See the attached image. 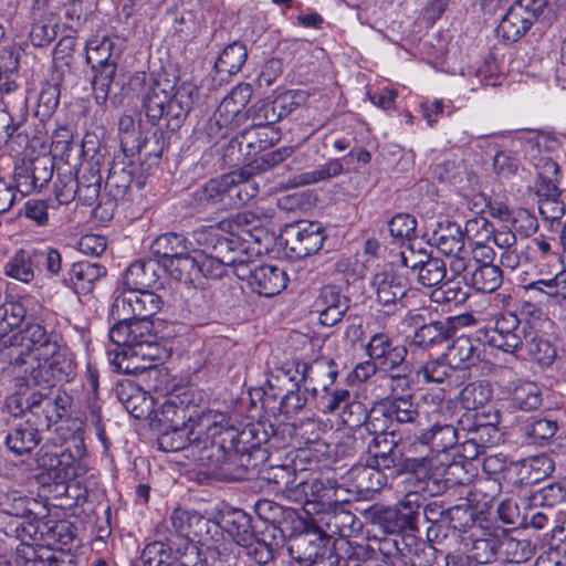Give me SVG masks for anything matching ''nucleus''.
<instances>
[{
  "label": "nucleus",
  "instance_id": "nucleus-1",
  "mask_svg": "<svg viewBox=\"0 0 566 566\" xmlns=\"http://www.w3.org/2000/svg\"><path fill=\"white\" fill-rule=\"evenodd\" d=\"M7 344L4 355L9 364L23 366L30 357L38 361L30 371L34 386L50 389L57 384L70 382L76 374L75 356L62 336L40 323H27L12 334Z\"/></svg>",
  "mask_w": 566,
  "mask_h": 566
},
{
  "label": "nucleus",
  "instance_id": "nucleus-2",
  "mask_svg": "<svg viewBox=\"0 0 566 566\" xmlns=\"http://www.w3.org/2000/svg\"><path fill=\"white\" fill-rule=\"evenodd\" d=\"M72 401V397L61 389L50 388L43 392L27 387L9 395L4 405L11 416L31 418L34 426L49 430L67 415Z\"/></svg>",
  "mask_w": 566,
  "mask_h": 566
},
{
  "label": "nucleus",
  "instance_id": "nucleus-3",
  "mask_svg": "<svg viewBox=\"0 0 566 566\" xmlns=\"http://www.w3.org/2000/svg\"><path fill=\"white\" fill-rule=\"evenodd\" d=\"M427 473L428 471L413 478L417 480L415 490L406 493L400 501V506L405 511H408L413 531L419 530L421 522L428 523L430 524L427 527L428 539L443 544L446 542L447 509H444L441 501H427L420 492L434 495L444 488V483L428 476Z\"/></svg>",
  "mask_w": 566,
  "mask_h": 566
},
{
  "label": "nucleus",
  "instance_id": "nucleus-4",
  "mask_svg": "<svg viewBox=\"0 0 566 566\" xmlns=\"http://www.w3.org/2000/svg\"><path fill=\"white\" fill-rule=\"evenodd\" d=\"M365 451L368 454L367 463L380 469H395L398 473L409 475L408 481L431 468V461L427 457L402 458L398 450L395 434L367 436L365 438Z\"/></svg>",
  "mask_w": 566,
  "mask_h": 566
},
{
  "label": "nucleus",
  "instance_id": "nucleus-5",
  "mask_svg": "<svg viewBox=\"0 0 566 566\" xmlns=\"http://www.w3.org/2000/svg\"><path fill=\"white\" fill-rule=\"evenodd\" d=\"M274 433V426L269 422H250L242 429L213 422L206 429V441L214 440L222 448L237 449V452L252 451L265 458L266 451L261 446L268 443Z\"/></svg>",
  "mask_w": 566,
  "mask_h": 566
},
{
  "label": "nucleus",
  "instance_id": "nucleus-6",
  "mask_svg": "<svg viewBox=\"0 0 566 566\" xmlns=\"http://www.w3.org/2000/svg\"><path fill=\"white\" fill-rule=\"evenodd\" d=\"M109 340L117 347L113 352L140 354L142 359L153 360L158 353L156 335L153 333L151 321H137L124 317L114 324L108 332Z\"/></svg>",
  "mask_w": 566,
  "mask_h": 566
},
{
  "label": "nucleus",
  "instance_id": "nucleus-7",
  "mask_svg": "<svg viewBox=\"0 0 566 566\" xmlns=\"http://www.w3.org/2000/svg\"><path fill=\"white\" fill-rule=\"evenodd\" d=\"M129 90L136 93L142 92V111L148 123L159 124L165 115V109L172 97L176 83L167 75H147L145 72L135 73L128 81Z\"/></svg>",
  "mask_w": 566,
  "mask_h": 566
},
{
  "label": "nucleus",
  "instance_id": "nucleus-8",
  "mask_svg": "<svg viewBox=\"0 0 566 566\" xmlns=\"http://www.w3.org/2000/svg\"><path fill=\"white\" fill-rule=\"evenodd\" d=\"M286 549L291 558L306 566H338L336 546L331 536L305 531L290 537Z\"/></svg>",
  "mask_w": 566,
  "mask_h": 566
},
{
  "label": "nucleus",
  "instance_id": "nucleus-9",
  "mask_svg": "<svg viewBox=\"0 0 566 566\" xmlns=\"http://www.w3.org/2000/svg\"><path fill=\"white\" fill-rule=\"evenodd\" d=\"M557 0H515L497 25V35L507 42L522 38L541 18L552 12Z\"/></svg>",
  "mask_w": 566,
  "mask_h": 566
},
{
  "label": "nucleus",
  "instance_id": "nucleus-10",
  "mask_svg": "<svg viewBox=\"0 0 566 566\" xmlns=\"http://www.w3.org/2000/svg\"><path fill=\"white\" fill-rule=\"evenodd\" d=\"M428 241L451 258L449 265L453 274L461 275L468 270L469 252L464 250V234L460 224L447 219L437 222Z\"/></svg>",
  "mask_w": 566,
  "mask_h": 566
},
{
  "label": "nucleus",
  "instance_id": "nucleus-11",
  "mask_svg": "<svg viewBox=\"0 0 566 566\" xmlns=\"http://www.w3.org/2000/svg\"><path fill=\"white\" fill-rule=\"evenodd\" d=\"M326 239L319 222L301 220L287 224L282 233L284 247L291 258L304 259L316 254Z\"/></svg>",
  "mask_w": 566,
  "mask_h": 566
},
{
  "label": "nucleus",
  "instance_id": "nucleus-12",
  "mask_svg": "<svg viewBox=\"0 0 566 566\" xmlns=\"http://www.w3.org/2000/svg\"><path fill=\"white\" fill-rule=\"evenodd\" d=\"M366 355L379 366L380 373L407 369L408 349L389 333L373 334L365 345Z\"/></svg>",
  "mask_w": 566,
  "mask_h": 566
},
{
  "label": "nucleus",
  "instance_id": "nucleus-13",
  "mask_svg": "<svg viewBox=\"0 0 566 566\" xmlns=\"http://www.w3.org/2000/svg\"><path fill=\"white\" fill-rule=\"evenodd\" d=\"M248 261L234 270V275L240 280H245L251 290L260 296L272 297L277 295L286 287V273L276 265L261 264L252 266Z\"/></svg>",
  "mask_w": 566,
  "mask_h": 566
},
{
  "label": "nucleus",
  "instance_id": "nucleus-14",
  "mask_svg": "<svg viewBox=\"0 0 566 566\" xmlns=\"http://www.w3.org/2000/svg\"><path fill=\"white\" fill-rule=\"evenodd\" d=\"M370 285L379 305L384 307L405 306L403 298L410 289L406 273L394 268H386L373 275Z\"/></svg>",
  "mask_w": 566,
  "mask_h": 566
},
{
  "label": "nucleus",
  "instance_id": "nucleus-15",
  "mask_svg": "<svg viewBox=\"0 0 566 566\" xmlns=\"http://www.w3.org/2000/svg\"><path fill=\"white\" fill-rule=\"evenodd\" d=\"M208 426L203 424L200 420L196 424L166 427V429L158 436V449L164 452H177L186 448H191L198 452V460L202 454L200 446L208 447L210 441H206V430Z\"/></svg>",
  "mask_w": 566,
  "mask_h": 566
},
{
  "label": "nucleus",
  "instance_id": "nucleus-16",
  "mask_svg": "<svg viewBox=\"0 0 566 566\" xmlns=\"http://www.w3.org/2000/svg\"><path fill=\"white\" fill-rule=\"evenodd\" d=\"M164 302L150 290L123 291L114 301L113 312L118 316L132 315L137 321H150Z\"/></svg>",
  "mask_w": 566,
  "mask_h": 566
},
{
  "label": "nucleus",
  "instance_id": "nucleus-17",
  "mask_svg": "<svg viewBox=\"0 0 566 566\" xmlns=\"http://www.w3.org/2000/svg\"><path fill=\"white\" fill-rule=\"evenodd\" d=\"M520 318L513 312L500 313L494 319V327L485 333V343L507 354H517L523 345V328Z\"/></svg>",
  "mask_w": 566,
  "mask_h": 566
},
{
  "label": "nucleus",
  "instance_id": "nucleus-18",
  "mask_svg": "<svg viewBox=\"0 0 566 566\" xmlns=\"http://www.w3.org/2000/svg\"><path fill=\"white\" fill-rule=\"evenodd\" d=\"M314 311L319 315V323L324 326H334L339 323L350 307V298L342 293L337 285L323 286L313 304Z\"/></svg>",
  "mask_w": 566,
  "mask_h": 566
},
{
  "label": "nucleus",
  "instance_id": "nucleus-19",
  "mask_svg": "<svg viewBox=\"0 0 566 566\" xmlns=\"http://www.w3.org/2000/svg\"><path fill=\"white\" fill-rule=\"evenodd\" d=\"M348 505L346 502L336 501L321 512L318 523L325 527L326 533L346 538L352 537L361 528V521L349 510Z\"/></svg>",
  "mask_w": 566,
  "mask_h": 566
},
{
  "label": "nucleus",
  "instance_id": "nucleus-20",
  "mask_svg": "<svg viewBox=\"0 0 566 566\" xmlns=\"http://www.w3.org/2000/svg\"><path fill=\"white\" fill-rule=\"evenodd\" d=\"M294 93L287 91L279 95L275 99H260L248 108V118L252 120L254 126H272L283 117L287 116L295 106Z\"/></svg>",
  "mask_w": 566,
  "mask_h": 566
},
{
  "label": "nucleus",
  "instance_id": "nucleus-21",
  "mask_svg": "<svg viewBox=\"0 0 566 566\" xmlns=\"http://www.w3.org/2000/svg\"><path fill=\"white\" fill-rule=\"evenodd\" d=\"M295 371L301 376L298 381L306 384L305 391L312 396L329 389L337 377L336 365L331 359H318L312 364L298 361L295 364Z\"/></svg>",
  "mask_w": 566,
  "mask_h": 566
},
{
  "label": "nucleus",
  "instance_id": "nucleus-22",
  "mask_svg": "<svg viewBox=\"0 0 566 566\" xmlns=\"http://www.w3.org/2000/svg\"><path fill=\"white\" fill-rule=\"evenodd\" d=\"M252 94V86L248 83L233 87L216 111L217 122L223 126L243 123L248 118L245 106L250 102Z\"/></svg>",
  "mask_w": 566,
  "mask_h": 566
},
{
  "label": "nucleus",
  "instance_id": "nucleus-23",
  "mask_svg": "<svg viewBox=\"0 0 566 566\" xmlns=\"http://www.w3.org/2000/svg\"><path fill=\"white\" fill-rule=\"evenodd\" d=\"M200 448H202L200 461L203 464L226 480L241 481V479H237V471L239 470L242 452H237V449L222 448L214 440H210L208 447L201 444Z\"/></svg>",
  "mask_w": 566,
  "mask_h": 566
},
{
  "label": "nucleus",
  "instance_id": "nucleus-24",
  "mask_svg": "<svg viewBox=\"0 0 566 566\" xmlns=\"http://www.w3.org/2000/svg\"><path fill=\"white\" fill-rule=\"evenodd\" d=\"M467 319V316H451L423 324L416 329L412 343L421 348L440 345L454 337L458 326L464 324Z\"/></svg>",
  "mask_w": 566,
  "mask_h": 566
},
{
  "label": "nucleus",
  "instance_id": "nucleus-25",
  "mask_svg": "<svg viewBox=\"0 0 566 566\" xmlns=\"http://www.w3.org/2000/svg\"><path fill=\"white\" fill-rule=\"evenodd\" d=\"M461 542L478 565L489 564L499 556V533L488 527L472 530L461 536Z\"/></svg>",
  "mask_w": 566,
  "mask_h": 566
},
{
  "label": "nucleus",
  "instance_id": "nucleus-26",
  "mask_svg": "<svg viewBox=\"0 0 566 566\" xmlns=\"http://www.w3.org/2000/svg\"><path fill=\"white\" fill-rule=\"evenodd\" d=\"M502 391L513 410L533 411L543 402L542 388L534 381L514 379L507 381Z\"/></svg>",
  "mask_w": 566,
  "mask_h": 566
},
{
  "label": "nucleus",
  "instance_id": "nucleus-27",
  "mask_svg": "<svg viewBox=\"0 0 566 566\" xmlns=\"http://www.w3.org/2000/svg\"><path fill=\"white\" fill-rule=\"evenodd\" d=\"M198 408L189 394L171 395L161 406L158 421L166 427L196 424Z\"/></svg>",
  "mask_w": 566,
  "mask_h": 566
},
{
  "label": "nucleus",
  "instance_id": "nucleus-28",
  "mask_svg": "<svg viewBox=\"0 0 566 566\" xmlns=\"http://www.w3.org/2000/svg\"><path fill=\"white\" fill-rule=\"evenodd\" d=\"M197 90L192 84L184 83L175 91L164 115L166 128L174 133L180 129L195 103Z\"/></svg>",
  "mask_w": 566,
  "mask_h": 566
},
{
  "label": "nucleus",
  "instance_id": "nucleus-29",
  "mask_svg": "<svg viewBox=\"0 0 566 566\" xmlns=\"http://www.w3.org/2000/svg\"><path fill=\"white\" fill-rule=\"evenodd\" d=\"M462 275L465 285L480 293L495 292L503 282V271L499 265L490 262L471 264L470 258L468 270Z\"/></svg>",
  "mask_w": 566,
  "mask_h": 566
},
{
  "label": "nucleus",
  "instance_id": "nucleus-30",
  "mask_svg": "<svg viewBox=\"0 0 566 566\" xmlns=\"http://www.w3.org/2000/svg\"><path fill=\"white\" fill-rule=\"evenodd\" d=\"M249 240L247 238L229 230L228 233L222 232L212 254L223 261V263H228L234 275V270L249 261Z\"/></svg>",
  "mask_w": 566,
  "mask_h": 566
},
{
  "label": "nucleus",
  "instance_id": "nucleus-31",
  "mask_svg": "<svg viewBox=\"0 0 566 566\" xmlns=\"http://www.w3.org/2000/svg\"><path fill=\"white\" fill-rule=\"evenodd\" d=\"M77 199L83 206L92 207L101 193L102 175L98 160L86 161L76 175Z\"/></svg>",
  "mask_w": 566,
  "mask_h": 566
},
{
  "label": "nucleus",
  "instance_id": "nucleus-32",
  "mask_svg": "<svg viewBox=\"0 0 566 566\" xmlns=\"http://www.w3.org/2000/svg\"><path fill=\"white\" fill-rule=\"evenodd\" d=\"M386 400L394 426L408 424L412 427L413 432L423 426L427 415L422 413L418 403L413 402L411 394L391 397Z\"/></svg>",
  "mask_w": 566,
  "mask_h": 566
},
{
  "label": "nucleus",
  "instance_id": "nucleus-33",
  "mask_svg": "<svg viewBox=\"0 0 566 566\" xmlns=\"http://www.w3.org/2000/svg\"><path fill=\"white\" fill-rule=\"evenodd\" d=\"M522 332L524 335L523 345L518 348L516 355H526L543 368L551 367L557 358V349L554 344L543 336L526 332L525 328Z\"/></svg>",
  "mask_w": 566,
  "mask_h": 566
},
{
  "label": "nucleus",
  "instance_id": "nucleus-34",
  "mask_svg": "<svg viewBox=\"0 0 566 566\" xmlns=\"http://www.w3.org/2000/svg\"><path fill=\"white\" fill-rule=\"evenodd\" d=\"M415 438L437 453L446 452L459 442L458 431L454 427L441 426L439 422H431L428 428L421 427L415 431Z\"/></svg>",
  "mask_w": 566,
  "mask_h": 566
},
{
  "label": "nucleus",
  "instance_id": "nucleus-35",
  "mask_svg": "<svg viewBox=\"0 0 566 566\" xmlns=\"http://www.w3.org/2000/svg\"><path fill=\"white\" fill-rule=\"evenodd\" d=\"M159 264L153 260H137L132 263L123 275L124 291H143L153 287L159 276Z\"/></svg>",
  "mask_w": 566,
  "mask_h": 566
},
{
  "label": "nucleus",
  "instance_id": "nucleus-36",
  "mask_svg": "<svg viewBox=\"0 0 566 566\" xmlns=\"http://www.w3.org/2000/svg\"><path fill=\"white\" fill-rule=\"evenodd\" d=\"M476 510L469 505H455L447 509L446 520V541L449 537L461 539L462 535L472 533V530L480 528L478 523Z\"/></svg>",
  "mask_w": 566,
  "mask_h": 566
},
{
  "label": "nucleus",
  "instance_id": "nucleus-37",
  "mask_svg": "<svg viewBox=\"0 0 566 566\" xmlns=\"http://www.w3.org/2000/svg\"><path fill=\"white\" fill-rule=\"evenodd\" d=\"M32 423L31 418H27L23 423L12 428L6 437V446L15 455L31 453L41 442L40 431Z\"/></svg>",
  "mask_w": 566,
  "mask_h": 566
},
{
  "label": "nucleus",
  "instance_id": "nucleus-38",
  "mask_svg": "<svg viewBox=\"0 0 566 566\" xmlns=\"http://www.w3.org/2000/svg\"><path fill=\"white\" fill-rule=\"evenodd\" d=\"M107 273L106 266L98 262L78 261L69 270V281L78 294H87L93 291L97 281Z\"/></svg>",
  "mask_w": 566,
  "mask_h": 566
},
{
  "label": "nucleus",
  "instance_id": "nucleus-39",
  "mask_svg": "<svg viewBox=\"0 0 566 566\" xmlns=\"http://www.w3.org/2000/svg\"><path fill=\"white\" fill-rule=\"evenodd\" d=\"M536 167L537 177L532 189L537 196V199H553L560 197L562 191L558 188V182L562 175L557 163L551 158H542L541 164Z\"/></svg>",
  "mask_w": 566,
  "mask_h": 566
},
{
  "label": "nucleus",
  "instance_id": "nucleus-40",
  "mask_svg": "<svg viewBox=\"0 0 566 566\" xmlns=\"http://www.w3.org/2000/svg\"><path fill=\"white\" fill-rule=\"evenodd\" d=\"M227 209L238 208L258 196L259 187L244 171L228 174Z\"/></svg>",
  "mask_w": 566,
  "mask_h": 566
},
{
  "label": "nucleus",
  "instance_id": "nucleus-41",
  "mask_svg": "<svg viewBox=\"0 0 566 566\" xmlns=\"http://www.w3.org/2000/svg\"><path fill=\"white\" fill-rule=\"evenodd\" d=\"M382 470L371 463L355 465L349 470L348 476L358 494L368 495L386 486L387 476L382 473Z\"/></svg>",
  "mask_w": 566,
  "mask_h": 566
},
{
  "label": "nucleus",
  "instance_id": "nucleus-42",
  "mask_svg": "<svg viewBox=\"0 0 566 566\" xmlns=\"http://www.w3.org/2000/svg\"><path fill=\"white\" fill-rule=\"evenodd\" d=\"M93 72L92 88L96 103L103 105L111 99L113 104H116L118 97L115 88L118 87L120 91L124 88V83L116 80V65L108 64L105 69Z\"/></svg>",
  "mask_w": 566,
  "mask_h": 566
},
{
  "label": "nucleus",
  "instance_id": "nucleus-43",
  "mask_svg": "<svg viewBox=\"0 0 566 566\" xmlns=\"http://www.w3.org/2000/svg\"><path fill=\"white\" fill-rule=\"evenodd\" d=\"M228 174L212 178L196 189L192 193L193 201L202 208L216 207L227 209Z\"/></svg>",
  "mask_w": 566,
  "mask_h": 566
},
{
  "label": "nucleus",
  "instance_id": "nucleus-44",
  "mask_svg": "<svg viewBox=\"0 0 566 566\" xmlns=\"http://www.w3.org/2000/svg\"><path fill=\"white\" fill-rule=\"evenodd\" d=\"M376 549L367 541H342L336 547L338 566H364V564L375 558Z\"/></svg>",
  "mask_w": 566,
  "mask_h": 566
},
{
  "label": "nucleus",
  "instance_id": "nucleus-45",
  "mask_svg": "<svg viewBox=\"0 0 566 566\" xmlns=\"http://www.w3.org/2000/svg\"><path fill=\"white\" fill-rule=\"evenodd\" d=\"M188 240L179 233L168 232L158 235L151 243L150 250L158 258V264L164 265L170 260L184 255L189 249Z\"/></svg>",
  "mask_w": 566,
  "mask_h": 566
},
{
  "label": "nucleus",
  "instance_id": "nucleus-46",
  "mask_svg": "<svg viewBox=\"0 0 566 566\" xmlns=\"http://www.w3.org/2000/svg\"><path fill=\"white\" fill-rule=\"evenodd\" d=\"M247 57L248 50L242 42L234 41L228 44L214 63L216 72L221 75L220 80L224 81L226 77L237 74L244 65Z\"/></svg>",
  "mask_w": 566,
  "mask_h": 566
},
{
  "label": "nucleus",
  "instance_id": "nucleus-47",
  "mask_svg": "<svg viewBox=\"0 0 566 566\" xmlns=\"http://www.w3.org/2000/svg\"><path fill=\"white\" fill-rule=\"evenodd\" d=\"M501 493V483L494 478L478 480L469 493L468 501L479 513L489 512Z\"/></svg>",
  "mask_w": 566,
  "mask_h": 566
},
{
  "label": "nucleus",
  "instance_id": "nucleus-48",
  "mask_svg": "<svg viewBox=\"0 0 566 566\" xmlns=\"http://www.w3.org/2000/svg\"><path fill=\"white\" fill-rule=\"evenodd\" d=\"M454 337L455 339L448 347L446 358L454 369L469 368L479 360L474 340L464 334Z\"/></svg>",
  "mask_w": 566,
  "mask_h": 566
},
{
  "label": "nucleus",
  "instance_id": "nucleus-49",
  "mask_svg": "<svg viewBox=\"0 0 566 566\" xmlns=\"http://www.w3.org/2000/svg\"><path fill=\"white\" fill-rule=\"evenodd\" d=\"M27 311L19 302H6L0 304V356L7 359L4 350L8 348L7 340L13 328L19 327L25 317Z\"/></svg>",
  "mask_w": 566,
  "mask_h": 566
},
{
  "label": "nucleus",
  "instance_id": "nucleus-50",
  "mask_svg": "<svg viewBox=\"0 0 566 566\" xmlns=\"http://www.w3.org/2000/svg\"><path fill=\"white\" fill-rule=\"evenodd\" d=\"M54 172V158L48 155L39 156L31 163L30 170L20 176L19 185L27 190L42 189L52 179Z\"/></svg>",
  "mask_w": 566,
  "mask_h": 566
},
{
  "label": "nucleus",
  "instance_id": "nucleus-51",
  "mask_svg": "<svg viewBox=\"0 0 566 566\" xmlns=\"http://www.w3.org/2000/svg\"><path fill=\"white\" fill-rule=\"evenodd\" d=\"M303 492L307 499V505H313V510H315L318 515H321L323 510L332 506V503L337 501L335 499L336 488L329 480L326 482L318 479L307 481L303 483Z\"/></svg>",
  "mask_w": 566,
  "mask_h": 566
},
{
  "label": "nucleus",
  "instance_id": "nucleus-52",
  "mask_svg": "<svg viewBox=\"0 0 566 566\" xmlns=\"http://www.w3.org/2000/svg\"><path fill=\"white\" fill-rule=\"evenodd\" d=\"M222 528L240 546L251 543L255 536L251 516L241 510H235L222 518Z\"/></svg>",
  "mask_w": 566,
  "mask_h": 566
},
{
  "label": "nucleus",
  "instance_id": "nucleus-53",
  "mask_svg": "<svg viewBox=\"0 0 566 566\" xmlns=\"http://www.w3.org/2000/svg\"><path fill=\"white\" fill-rule=\"evenodd\" d=\"M534 555V547L527 539H517L501 531L499 533V556L509 563H524Z\"/></svg>",
  "mask_w": 566,
  "mask_h": 566
},
{
  "label": "nucleus",
  "instance_id": "nucleus-54",
  "mask_svg": "<svg viewBox=\"0 0 566 566\" xmlns=\"http://www.w3.org/2000/svg\"><path fill=\"white\" fill-rule=\"evenodd\" d=\"M281 138V134L273 126H254L245 128L240 135V145L245 144L252 151L258 153L274 145Z\"/></svg>",
  "mask_w": 566,
  "mask_h": 566
},
{
  "label": "nucleus",
  "instance_id": "nucleus-55",
  "mask_svg": "<svg viewBox=\"0 0 566 566\" xmlns=\"http://www.w3.org/2000/svg\"><path fill=\"white\" fill-rule=\"evenodd\" d=\"M163 266L174 280L185 284L200 279L199 260L190 255L189 249L184 255L166 262Z\"/></svg>",
  "mask_w": 566,
  "mask_h": 566
},
{
  "label": "nucleus",
  "instance_id": "nucleus-56",
  "mask_svg": "<svg viewBox=\"0 0 566 566\" xmlns=\"http://www.w3.org/2000/svg\"><path fill=\"white\" fill-rule=\"evenodd\" d=\"M36 259L34 252L30 253L25 250L15 252L3 266L7 276L29 283L34 279V268Z\"/></svg>",
  "mask_w": 566,
  "mask_h": 566
},
{
  "label": "nucleus",
  "instance_id": "nucleus-57",
  "mask_svg": "<svg viewBox=\"0 0 566 566\" xmlns=\"http://www.w3.org/2000/svg\"><path fill=\"white\" fill-rule=\"evenodd\" d=\"M367 436L394 434L395 426L387 406V400L376 403L365 419Z\"/></svg>",
  "mask_w": 566,
  "mask_h": 566
},
{
  "label": "nucleus",
  "instance_id": "nucleus-58",
  "mask_svg": "<svg viewBox=\"0 0 566 566\" xmlns=\"http://www.w3.org/2000/svg\"><path fill=\"white\" fill-rule=\"evenodd\" d=\"M114 42L104 36L102 40H90L86 43V62L91 65L92 71L105 69L108 64L117 66V60L113 57L112 50Z\"/></svg>",
  "mask_w": 566,
  "mask_h": 566
},
{
  "label": "nucleus",
  "instance_id": "nucleus-59",
  "mask_svg": "<svg viewBox=\"0 0 566 566\" xmlns=\"http://www.w3.org/2000/svg\"><path fill=\"white\" fill-rule=\"evenodd\" d=\"M493 396L492 385L488 380H478L464 386L460 391V402L467 410L485 406Z\"/></svg>",
  "mask_w": 566,
  "mask_h": 566
},
{
  "label": "nucleus",
  "instance_id": "nucleus-60",
  "mask_svg": "<svg viewBox=\"0 0 566 566\" xmlns=\"http://www.w3.org/2000/svg\"><path fill=\"white\" fill-rule=\"evenodd\" d=\"M412 271L417 273L418 282L427 287L439 285L447 274L446 263L431 255L426 258L424 263H413Z\"/></svg>",
  "mask_w": 566,
  "mask_h": 566
},
{
  "label": "nucleus",
  "instance_id": "nucleus-61",
  "mask_svg": "<svg viewBox=\"0 0 566 566\" xmlns=\"http://www.w3.org/2000/svg\"><path fill=\"white\" fill-rule=\"evenodd\" d=\"M133 182V172L130 169L114 165L105 181V189L114 200L125 199Z\"/></svg>",
  "mask_w": 566,
  "mask_h": 566
},
{
  "label": "nucleus",
  "instance_id": "nucleus-62",
  "mask_svg": "<svg viewBox=\"0 0 566 566\" xmlns=\"http://www.w3.org/2000/svg\"><path fill=\"white\" fill-rule=\"evenodd\" d=\"M108 355L113 357L109 358L112 365L118 373L123 374H146L148 377L158 374V369L153 368L151 365H142L137 363V359L142 356L140 354H128L127 352H112L108 350Z\"/></svg>",
  "mask_w": 566,
  "mask_h": 566
},
{
  "label": "nucleus",
  "instance_id": "nucleus-63",
  "mask_svg": "<svg viewBox=\"0 0 566 566\" xmlns=\"http://www.w3.org/2000/svg\"><path fill=\"white\" fill-rule=\"evenodd\" d=\"M61 74L53 73L51 81L46 82L39 94L35 114L41 117H49L53 114L60 103Z\"/></svg>",
  "mask_w": 566,
  "mask_h": 566
},
{
  "label": "nucleus",
  "instance_id": "nucleus-64",
  "mask_svg": "<svg viewBox=\"0 0 566 566\" xmlns=\"http://www.w3.org/2000/svg\"><path fill=\"white\" fill-rule=\"evenodd\" d=\"M57 22L52 15H41L34 20L30 30V41L36 48L49 45L57 34Z\"/></svg>",
  "mask_w": 566,
  "mask_h": 566
}]
</instances>
